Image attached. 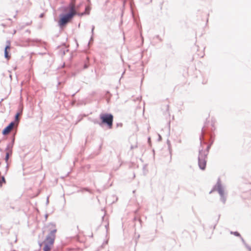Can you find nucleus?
<instances>
[{
	"mask_svg": "<svg viewBox=\"0 0 251 251\" xmlns=\"http://www.w3.org/2000/svg\"><path fill=\"white\" fill-rule=\"evenodd\" d=\"M235 234L236 235H237V236L239 235V234L238 233H237V232H236V233H235Z\"/></svg>",
	"mask_w": 251,
	"mask_h": 251,
	"instance_id": "nucleus-12",
	"label": "nucleus"
},
{
	"mask_svg": "<svg viewBox=\"0 0 251 251\" xmlns=\"http://www.w3.org/2000/svg\"><path fill=\"white\" fill-rule=\"evenodd\" d=\"M9 156V153L8 152H7L6 157H5V160L6 161L8 160Z\"/></svg>",
	"mask_w": 251,
	"mask_h": 251,
	"instance_id": "nucleus-7",
	"label": "nucleus"
},
{
	"mask_svg": "<svg viewBox=\"0 0 251 251\" xmlns=\"http://www.w3.org/2000/svg\"><path fill=\"white\" fill-rule=\"evenodd\" d=\"M14 123L11 122L7 126H6L2 131V134L4 135L8 134L14 126Z\"/></svg>",
	"mask_w": 251,
	"mask_h": 251,
	"instance_id": "nucleus-6",
	"label": "nucleus"
},
{
	"mask_svg": "<svg viewBox=\"0 0 251 251\" xmlns=\"http://www.w3.org/2000/svg\"><path fill=\"white\" fill-rule=\"evenodd\" d=\"M100 119L102 124L107 125L109 128H111L113 125V116L111 114H101L100 115Z\"/></svg>",
	"mask_w": 251,
	"mask_h": 251,
	"instance_id": "nucleus-2",
	"label": "nucleus"
},
{
	"mask_svg": "<svg viewBox=\"0 0 251 251\" xmlns=\"http://www.w3.org/2000/svg\"><path fill=\"white\" fill-rule=\"evenodd\" d=\"M219 192L220 194L222 196H223V195H224V192H223V190H220L219 191Z\"/></svg>",
	"mask_w": 251,
	"mask_h": 251,
	"instance_id": "nucleus-8",
	"label": "nucleus"
},
{
	"mask_svg": "<svg viewBox=\"0 0 251 251\" xmlns=\"http://www.w3.org/2000/svg\"><path fill=\"white\" fill-rule=\"evenodd\" d=\"M18 117H19V114L17 113L16 115V120H18Z\"/></svg>",
	"mask_w": 251,
	"mask_h": 251,
	"instance_id": "nucleus-10",
	"label": "nucleus"
},
{
	"mask_svg": "<svg viewBox=\"0 0 251 251\" xmlns=\"http://www.w3.org/2000/svg\"><path fill=\"white\" fill-rule=\"evenodd\" d=\"M44 251H47V245H45L44 247Z\"/></svg>",
	"mask_w": 251,
	"mask_h": 251,
	"instance_id": "nucleus-9",
	"label": "nucleus"
},
{
	"mask_svg": "<svg viewBox=\"0 0 251 251\" xmlns=\"http://www.w3.org/2000/svg\"><path fill=\"white\" fill-rule=\"evenodd\" d=\"M206 156L203 154H201L199 157V165L201 170H204L206 167Z\"/></svg>",
	"mask_w": 251,
	"mask_h": 251,
	"instance_id": "nucleus-3",
	"label": "nucleus"
},
{
	"mask_svg": "<svg viewBox=\"0 0 251 251\" xmlns=\"http://www.w3.org/2000/svg\"><path fill=\"white\" fill-rule=\"evenodd\" d=\"M50 226H51V227L53 228L54 227V225L52 224H50Z\"/></svg>",
	"mask_w": 251,
	"mask_h": 251,
	"instance_id": "nucleus-11",
	"label": "nucleus"
},
{
	"mask_svg": "<svg viewBox=\"0 0 251 251\" xmlns=\"http://www.w3.org/2000/svg\"><path fill=\"white\" fill-rule=\"evenodd\" d=\"M56 231V229H52V230L50 232V235L48 237V245H52L53 244L55 238V234Z\"/></svg>",
	"mask_w": 251,
	"mask_h": 251,
	"instance_id": "nucleus-4",
	"label": "nucleus"
},
{
	"mask_svg": "<svg viewBox=\"0 0 251 251\" xmlns=\"http://www.w3.org/2000/svg\"><path fill=\"white\" fill-rule=\"evenodd\" d=\"M70 12L68 14L62 15L60 17V19L59 21V25L61 27H63L65 25L68 23H69L75 15L77 14L75 9V4L74 3H71L69 5Z\"/></svg>",
	"mask_w": 251,
	"mask_h": 251,
	"instance_id": "nucleus-1",
	"label": "nucleus"
},
{
	"mask_svg": "<svg viewBox=\"0 0 251 251\" xmlns=\"http://www.w3.org/2000/svg\"><path fill=\"white\" fill-rule=\"evenodd\" d=\"M11 49V43L10 42L8 41H7V45L5 48L4 50V56L7 59L9 60L11 56L9 55V51Z\"/></svg>",
	"mask_w": 251,
	"mask_h": 251,
	"instance_id": "nucleus-5",
	"label": "nucleus"
}]
</instances>
